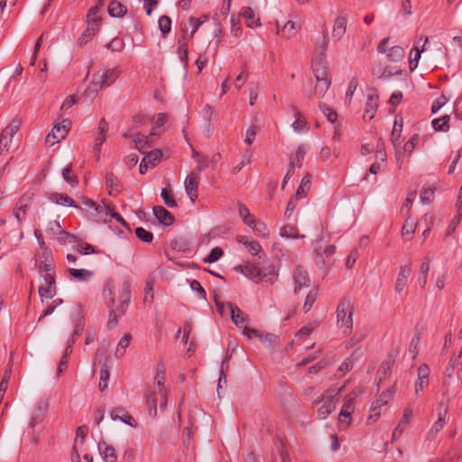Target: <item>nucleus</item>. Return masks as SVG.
Segmentation results:
<instances>
[{"label": "nucleus", "instance_id": "f257e3e1", "mask_svg": "<svg viewBox=\"0 0 462 462\" xmlns=\"http://www.w3.org/2000/svg\"><path fill=\"white\" fill-rule=\"evenodd\" d=\"M337 326L345 328L344 333H349L353 328V310L351 300L348 298H343L337 308Z\"/></svg>", "mask_w": 462, "mask_h": 462}, {"label": "nucleus", "instance_id": "f03ea898", "mask_svg": "<svg viewBox=\"0 0 462 462\" xmlns=\"http://www.w3.org/2000/svg\"><path fill=\"white\" fill-rule=\"evenodd\" d=\"M313 72L316 79L315 95L323 97L328 90L331 85V79L325 64L315 63L313 66Z\"/></svg>", "mask_w": 462, "mask_h": 462}, {"label": "nucleus", "instance_id": "7ed1b4c3", "mask_svg": "<svg viewBox=\"0 0 462 462\" xmlns=\"http://www.w3.org/2000/svg\"><path fill=\"white\" fill-rule=\"evenodd\" d=\"M40 275L44 280V284L39 287V295L42 301H43V298L52 299L57 293L55 271L44 272Z\"/></svg>", "mask_w": 462, "mask_h": 462}, {"label": "nucleus", "instance_id": "20e7f679", "mask_svg": "<svg viewBox=\"0 0 462 462\" xmlns=\"http://www.w3.org/2000/svg\"><path fill=\"white\" fill-rule=\"evenodd\" d=\"M71 126V122L69 119H63L60 123L55 125L51 131L46 136V143L51 145L60 143L68 134V132Z\"/></svg>", "mask_w": 462, "mask_h": 462}, {"label": "nucleus", "instance_id": "39448f33", "mask_svg": "<svg viewBox=\"0 0 462 462\" xmlns=\"http://www.w3.org/2000/svg\"><path fill=\"white\" fill-rule=\"evenodd\" d=\"M32 194L26 192L22 197L19 198L15 206L13 209V214L19 224H21L27 215V208H29L32 199Z\"/></svg>", "mask_w": 462, "mask_h": 462}, {"label": "nucleus", "instance_id": "423d86ee", "mask_svg": "<svg viewBox=\"0 0 462 462\" xmlns=\"http://www.w3.org/2000/svg\"><path fill=\"white\" fill-rule=\"evenodd\" d=\"M154 381H155V383L152 386H155V389L159 390V397L161 400L160 410L162 411H164L167 407L168 394H169L168 389L164 386V382H165L164 372L162 370H158L157 374L154 377Z\"/></svg>", "mask_w": 462, "mask_h": 462}, {"label": "nucleus", "instance_id": "0eeeda50", "mask_svg": "<svg viewBox=\"0 0 462 462\" xmlns=\"http://www.w3.org/2000/svg\"><path fill=\"white\" fill-rule=\"evenodd\" d=\"M321 402H323V403L318 409V418L319 420H324L336 409L335 396H322L321 398H319L316 401H314L313 404L318 405Z\"/></svg>", "mask_w": 462, "mask_h": 462}, {"label": "nucleus", "instance_id": "6e6552de", "mask_svg": "<svg viewBox=\"0 0 462 462\" xmlns=\"http://www.w3.org/2000/svg\"><path fill=\"white\" fill-rule=\"evenodd\" d=\"M145 401L148 406L149 415L152 418L156 417L158 413V403L161 404L159 397V390L155 389V386H147L145 391Z\"/></svg>", "mask_w": 462, "mask_h": 462}, {"label": "nucleus", "instance_id": "1a4fd4ad", "mask_svg": "<svg viewBox=\"0 0 462 462\" xmlns=\"http://www.w3.org/2000/svg\"><path fill=\"white\" fill-rule=\"evenodd\" d=\"M294 293H298L302 288L310 284L309 273L301 265H297L293 271Z\"/></svg>", "mask_w": 462, "mask_h": 462}, {"label": "nucleus", "instance_id": "9d476101", "mask_svg": "<svg viewBox=\"0 0 462 462\" xmlns=\"http://www.w3.org/2000/svg\"><path fill=\"white\" fill-rule=\"evenodd\" d=\"M244 334L249 337L252 336L258 337L264 345H266L267 347L273 346L278 340L277 336L273 333H263L255 328H250L248 327H245Z\"/></svg>", "mask_w": 462, "mask_h": 462}, {"label": "nucleus", "instance_id": "9b49d317", "mask_svg": "<svg viewBox=\"0 0 462 462\" xmlns=\"http://www.w3.org/2000/svg\"><path fill=\"white\" fill-rule=\"evenodd\" d=\"M39 256L41 258V263L38 266L40 274H42L44 272L55 271V263L51 249L44 248Z\"/></svg>", "mask_w": 462, "mask_h": 462}, {"label": "nucleus", "instance_id": "f8f14e48", "mask_svg": "<svg viewBox=\"0 0 462 462\" xmlns=\"http://www.w3.org/2000/svg\"><path fill=\"white\" fill-rule=\"evenodd\" d=\"M161 156L162 152L159 149H154L144 156L139 166L140 173L144 174L149 167H154L156 162L160 161Z\"/></svg>", "mask_w": 462, "mask_h": 462}, {"label": "nucleus", "instance_id": "ddd939ff", "mask_svg": "<svg viewBox=\"0 0 462 462\" xmlns=\"http://www.w3.org/2000/svg\"><path fill=\"white\" fill-rule=\"evenodd\" d=\"M110 417L113 420H121L126 425L135 428L137 423L134 417L123 407H116L112 410Z\"/></svg>", "mask_w": 462, "mask_h": 462}, {"label": "nucleus", "instance_id": "4468645a", "mask_svg": "<svg viewBox=\"0 0 462 462\" xmlns=\"http://www.w3.org/2000/svg\"><path fill=\"white\" fill-rule=\"evenodd\" d=\"M448 414V409L444 408L443 410H440L439 412V418L434 422V424L431 426L430 430L427 433L426 440L431 441L433 440L438 433L443 429L445 423H446V416Z\"/></svg>", "mask_w": 462, "mask_h": 462}, {"label": "nucleus", "instance_id": "2eb2a0df", "mask_svg": "<svg viewBox=\"0 0 462 462\" xmlns=\"http://www.w3.org/2000/svg\"><path fill=\"white\" fill-rule=\"evenodd\" d=\"M411 273V263L401 265L398 277L396 279L395 282V291L398 293H402L403 290L405 289L408 278Z\"/></svg>", "mask_w": 462, "mask_h": 462}, {"label": "nucleus", "instance_id": "dca6fc26", "mask_svg": "<svg viewBox=\"0 0 462 462\" xmlns=\"http://www.w3.org/2000/svg\"><path fill=\"white\" fill-rule=\"evenodd\" d=\"M259 282L265 281L271 284L274 283L279 276V268L275 264H268L260 267Z\"/></svg>", "mask_w": 462, "mask_h": 462}, {"label": "nucleus", "instance_id": "f3484780", "mask_svg": "<svg viewBox=\"0 0 462 462\" xmlns=\"http://www.w3.org/2000/svg\"><path fill=\"white\" fill-rule=\"evenodd\" d=\"M185 190L193 202L198 198L199 176L193 172L189 173L184 181Z\"/></svg>", "mask_w": 462, "mask_h": 462}, {"label": "nucleus", "instance_id": "a211bd4d", "mask_svg": "<svg viewBox=\"0 0 462 462\" xmlns=\"http://www.w3.org/2000/svg\"><path fill=\"white\" fill-rule=\"evenodd\" d=\"M108 130V123L102 118L99 122L97 136L95 138L94 151L97 157H99L100 148L106 140V135Z\"/></svg>", "mask_w": 462, "mask_h": 462}, {"label": "nucleus", "instance_id": "6ab92c4d", "mask_svg": "<svg viewBox=\"0 0 462 462\" xmlns=\"http://www.w3.org/2000/svg\"><path fill=\"white\" fill-rule=\"evenodd\" d=\"M235 270L236 272H239L245 277L252 279L255 281L256 282H259V275H260V267L254 264V263H245L240 264L235 267Z\"/></svg>", "mask_w": 462, "mask_h": 462}, {"label": "nucleus", "instance_id": "aec40b11", "mask_svg": "<svg viewBox=\"0 0 462 462\" xmlns=\"http://www.w3.org/2000/svg\"><path fill=\"white\" fill-rule=\"evenodd\" d=\"M118 71L115 69L99 70L96 73V79L101 82V87H108L112 85L118 78Z\"/></svg>", "mask_w": 462, "mask_h": 462}, {"label": "nucleus", "instance_id": "412c9836", "mask_svg": "<svg viewBox=\"0 0 462 462\" xmlns=\"http://www.w3.org/2000/svg\"><path fill=\"white\" fill-rule=\"evenodd\" d=\"M290 109L293 113V116L295 117V121L291 124V127L296 133H304L308 131V124L303 115L297 109L296 106L290 105Z\"/></svg>", "mask_w": 462, "mask_h": 462}, {"label": "nucleus", "instance_id": "4be33fe9", "mask_svg": "<svg viewBox=\"0 0 462 462\" xmlns=\"http://www.w3.org/2000/svg\"><path fill=\"white\" fill-rule=\"evenodd\" d=\"M354 398H349L343 404L338 415V420L341 424L348 427L352 422L351 413L353 412Z\"/></svg>", "mask_w": 462, "mask_h": 462}, {"label": "nucleus", "instance_id": "5701e85b", "mask_svg": "<svg viewBox=\"0 0 462 462\" xmlns=\"http://www.w3.org/2000/svg\"><path fill=\"white\" fill-rule=\"evenodd\" d=\"M412 418V410L411 408H406L404 410L403 415L398 423L397 427L394 429L393 432L392 440L394 441L398 439L402 432L404 431L406 426L411 422Z\"/></svg>", "mask_w": 462, "mask_h": 462}, {"label": "nucleus", "instance_id": "b1692460", "mask_svg": "<svg viewBox=\"0 0 462 462\" xmlns=\"http://www.w3.org/2000/svg\"><path fill=\"white\" fill-rule=\"evenodd\" d=\"M153 215L160 224L168 226L173 224V216L162 206H154Z\"/></svg>", "mask_w": 462, "mask_h": 462}, {"label": "nucleus", "instance_id": "393cba45", "mask_svg": "<svg viewBox=\"0 0 462 462\" xmlns=\"http://www.w3.org/2000/svg\"><path fill=\"white\" fill-rule=\"evenodd\" d=\"M346 18L340 13L334 21L332 36L336 41H339L346 30Z\"/></svg>", "mask_w": 462, "mask_h": 462}, {"label": "nucleus", "instance_id": "a878e982", "mask_svg": "<svg viewBox=\"0 0 462 462\" xmlns=\"http://www.w3.org/2000/svg\"><path fill=\"white\" fill-rule=\"evenodd\" d=\"M423 41V45L421 49L419 48L418 45H416L411 51V58H410V69L412 71L414 70L419 63V60L420 59V54L425 51V45L429 42V38L427 36L420 37L419 42ZM419 44V42L417 43Z\"/></svg>", "mask_w": 462, "mask_h": 462}, {"label": "nucleus", "instance_id": "bb28decb", "mask_svg": "<svg viewBox=\"0 0 462 462\" xmlns=\"http://www.w3.org/2000/svg\"><path fill=\"white\" fill-rule=\"evenodd\" d=\"M236 241L243 245L253 256L257 255L262 251V246L257 241L249 240L245 236H237Z\"/></svg>", "mask_w": 462, "mask_h": 462}, {"label": "nucleus", "instance_id": "cd10ccee", "mask_svg": "<svg viewBox=\"0 0 462 462\" xmlns=\"http://www.w3.org/2000/svg\"><path fill=\"white\" fill-rule=\"evenodd\" d=\"M20 128V123L18 121H12L2 132L0 135V144H3L5 148L8 146L7 136L10 138V142Z\"/></svg>", "mask_w": 462, "mask_h": 462}, {"label": "nucleus", "instance_id": "c85d7f7f", "mask_svg": "<svg viewBox=\"0 0 462 462\" xmlns=\"http://www.w3.org/2000/svg\"><path fill=\"white\" fill-rule=\"evenodd\" d=\"M230 314L232 321L239 328H242L244 324L247 320V316L236 305H233L231 302L226 303Z\"/></svg>", "mask_w": 462, "mask_h": 462}, {"label": "nucleus", "instance_id": "c756f323", "mask_svg": "<svg viewBox=\"0 0 462 462\" xmlns=\"http://www.w3.org/2000/svg\"><path fill=\"white\" fill-rule=\"evenodd\" d=\"M98 450L105 462H116L117 456L113 447L109 446L106 441L98 443Z\"/></svg>", "mask_w": 462, "mask_h": 462}, {"label": "nucleus", "instance_id": "7c9ffc66", "mask_svg": "<svg viewBox=\"0 0 462 462\" xmlns=\"http://www.w3.org/2000/svg\"><path fill=\"white\" fill-rule=\"evenodd\" d=\"M49 199L58 205L78 208L75 201L65 193L53 192L49 195Z\"/></svg>", "mask_w": 462, "mask_h": 462}, {"label": "nucleus", "instance_id": "2f4dec72", "mask_svg": "<svg viewBox=\"0 0 462 462\" xmlns=\"http://www.w3.org/2000/svg\"><path fill=\"white\" fill-rule=\"evenodd\" d=\"M378 95L375 93L368 95L364 117L367 116L372 119L374 116L378 107Z\"/></svg>", "mask_w": 462, "mask_h": 462}, {"label": "nucleus", "instance_id": "473e14b6", "mask_svg": "<svg viewBox=\"0 0 462 462\" xmlns=\"http://www.w3.org/2000/svg\"><path fill=\"white\" fill-rule=\"evenodd\" d=\"M47 409V404L45 402H41L38 404V406L34 409L31 420H30V427L34 428L36 425L41 423L43 420L45 412Z\"/></svg>", "mask_w": 462, "mask_h": 462}, {"label": "nucleus", "instance_id": "72a5a7b5", "mask_svg": "<svg viewBox=\"0 0 462 462\" xmlns=\"http://www.w3.org/2000/svg\"><path fill=\"white\" fill-rule=\"evenodd\" d=\"M276 32L286 39H291L296 35L295 23L288 21L280 28L279 23H276Z\"/></svg>", "mask_w": 462, "mask_h": 462}, {"label": "nucleus", "instance_id": "f704fd0d", "mask_svg": "<svg viewBox=\"0 0 462 462\" xmlns=\"http://www.w3.org/2000/svg\"><path fill=\"white\" fill-rule=\"evenodd\" d=\"M127 13V7L117 0H112L108 5V14L113 17L121 18Z\"/></svg>", "mask_w": 462, "mask_h": 462}, {"label": "nucleus", "instance_id": "c9c22d12", "mask_svg": "<svg viewBox=\"0 0 462 462\" xmlns=\"http://www.w3.org/2000/svg\"><path fill=\"white\" fill-rule=\"evenodd\" d=\"M106 184L110 189L109 193L112 195L113 193L118 194L123 189V185L118 180V178L113 173L109 172L106 176Z\"/></svg>", "mask_w": 462, "mask_h": 462}, {"label": "nucleus", "instance_id": "e433bc0d", "mask_svg": "<svg viewBox=\"0 0 462 462\" xmlns=\"http://www.w3.org/2000/svg\"><path fill=\"white\" fill-rule=\"evenodd\" d=\"M248 226L253 229L254 234L260 237H268L269 230L266 225L257 219H251L250 223H248Z\"/></svg>", "mask_w": 462, "mask_h": 462}, {"label": "nucleus", "instance_id": "4c0bfd02", "mask_svg": "<svg viewBox=\"0 0 462 462\" xmlns=\"http://www.w3.org/2000/svg\"><path fill=\"white\" fill-rule=\"evenodd\" d=\"M241 15L246 19L247 26L254 27L259 26L261 23L259 18L255 16L254 10L249 6H245L241 10Z\"/></svg>", "mask_w": 462, "mask_h": 462}, {"label": "nucleus", "instance_id": "58836bf2", "mask_svg": "<svg viewBox=\"0 0 462 462\" xmlns=\"http://www.w3.org/2000/svg\"><path fill=\"white\" fill-rule=\"evenodd\" d=\"M131 300V286L130 282L125 281L123 284V289L121 292V310L119 314H124L125 311L126 306L129 304Z\"/></svg>", "mask_w": 462, "mask_h": 462}, {"label": "nucleus", "instance_id": "ea45409f", "mask_svg": "<svg viewBox=\"0 0 462 462\" xmlns=\"http://www.w3.org/2000/svg\"><path fill=\"white\" fill-rule=\"evenodd\" d=\"M132 340V336L129 333L125 334L119 340L115 356L116 358H121L125 356L126 348L129 346Z\"/></svg>", "mask_w": 462, "mask_h": 462}, {"label": "nucleus", "instance_id": "a19ab883", "mask_svg": "<svg viewBox=\"0 0 462 462\" xmlns=\"http://www.w3.org/2000/svg\"><path fill=\"white\" fill-rule=\"evenodd\" d=\"M405 51L401 46H392L386 54L387 60L391 62H398L404 57Z\"/></svg>", "mask_w": 462, "mask_h": 462}, {"label": "nucleus", "instance_id": "79ce46f5", "mask_svg": "<svg viewBox=\"0 0 462 462\" xmlns=\"http://www.w3.org/2000/svg\"><path fill=\"white\" fill-rule=\"evenodd\" d=\"M393 365V361L392 359H386L381 364L377 371V378L379 381L378 384L387 377V375L392 370Z\"/></svg>", "mask_w": 462, "mask_h": 462}, {"label": "nucleus", "instance_id": "37998d69", "mask_svg": "<svg viewBox=\"0 0 462 462\" xmlns=\"http://www.w3.org/2000/svg\"><path fill=\"white\" fill-rule=\"evenodd\" d=\"M133 141L135 143V148L144 152V149L150 146V138L147 135L142 134H134L133 135Z\"/></svg>", "mask_w": 462, "mask_h": 462}, {"label": "nucleus", "instance_id": "c03bdc74", "mask_svg": "<svg viewBox=\"0 0 462 462\" xmlns=\"http://www.w3.org/2000/svg\"><path fill=\"white\" fill-rule=\"evenodd\" d=\"M450 120V116L448 115H445L439 118L433 119L431 124L432 127L436 131L447 132L449 129L448 122Z\"/></svg>", "mask_w": 462, "mask_h": 462}, {"label": "nucleus", "instance_id": "a18cd8bd", "mask_svg": "<svg viewBox=\"0 0 462 462\" xmlns=\"http://www.w3.org/2000/svg\"><path fill=\"white\" fill-rule=\"evenodd\" d=\"M110 377V372L107 365L105 364L99 372V383L98 388L101 392H104L108 386V381Z\"/></svg>", "mask_w": 462, "mask_h": 462}, {"label": "nucleus", "instance_id": "49530a36", "mask_svg": "<svg viewBox=\"0 0 462 462\" xmlns=\"http://www.w3.org/2000/svg\"><path fill=\"white\" fill-rule=\"evenodd\" d=\"M69 274L78 281H88L93 273L86 269H69Z\"/></svg>", "mask_w": 462, "mask_h": 462}, {"label": "nucleus", "instance_id": "de8ad7c7", "mask_svg": "<svg viewBox=\"0 0 462 462\" xmlns=\"http://www.w3.org/2000/svg\"><path fill=\"white\" fill-rule=\"evenodd\" d=\"M429 271H430V260L427 259L421 263V265L420 267L419 274H418V281H419L420 286L421 288H424L426 286L427 276H428Z\"/></svg>", "mask_w": 462, "mask_h": 462}, {"label": "nucleus", "instance_id": "09e8293b", "mask_svg": "<svg viewBox=\"0 0 462 462\" xmlns=\"http://www.w3.org/2000/svg\"><path fill=\"white\" fill-rule=\"evenodd\" d=\"M155 284V280L153 277L149 276L146 279L145 288H144V302H152L153 300V286Z\"/></svg>", "mask_w": 462, "mask_h": 462}, {"label": "nucleus", "instance_id": "8fccbe9b", "mask_svg": "<svg viewBox=\"0 0 462 462\" xmlns=\"http://www.w3.org/2000/svg\"><path fill=\"white\" fill-rule=\"evenodd\" d=\"M280 236L285 238H298L299 230L292 225H285L280 229Z\"/></svg>", "mask_w": 462, "mask_h": 462}, {"label": "nucleus", "instance_id": "3c124183", "mask_svg": "<svg viewBox=\"0 0 462 462\" xmlns=\"http://www.w3.org/2000/svg\"><path fill=\"white\" fill-rule=\"evenodd\" d=\"M417 226V221L415 218L411 217H408L403 224L402 229V236L404 237L406 236L411 235L414 233Z\"/></svg>", "mask_w": 462, "mask_h": 462}, {"label": "nucleus", "instance_id": "603ef678", "mask_svg": "<svg viewBox=\"0 0 462 462\" xmlns=\"http://www.w3.org/2000/svg\"><path fill=\"white\" fill-rule=\"evenodd\" d=\"M62 177L66 182L70 184L72 187H75L79 183L78 177L72 173L71 166L68 165L62 171Z\"/></svg>", "mask_w": 462, "mask_h": 462}, {"label": "nucleus", "instance_id": "864d4df0", "mask_svg": "<svg viewBox=\"0 0 462 462\" xmlns=\"http://www.w3.org/2000/svg\"><path fill=\"white\" fill-rule=\"evenodd\" d=\"M402 126V125H400L399 128H398L397 121L395 120L394 125H393V131L391 134V143H393V145L394 146V148L396 150H398V148L401 145L400 138H401Z\"/></svg>", "mask_w": 462, "mask_h": 462}, {"label": "nucleus", "instance_id": "5fc2aeb1", "mask_svg": "<svg viewBox=\"0 0 462 462\" xmlns=\"http://www.w3.org/2000/svg\"><path fill=\"white\" fill-rule=\"evenodd\" d=\"M317 298H318V291L317 290H311L308 294H307V297L305 299V302L303 304V311L305 313L309 312L314 302L317 300Z\"/></svg>", "mask_w": 462, "mask_h": 462}, {"label": "nucleus", "instance_id": "6e6d98bb", "mask_svg": "<svg viewBox=\"0 0 462 462\" xmlns=\"http://www.w3.org/2000/svg\"><path fill=\"white\" fill-rule=\"evenodd\" d=\"M57 236H58V239L60 241V244L62 245H65V244H70V243H75V242H78V237L73 235V234H70L65 230H60L58 233H57Z\"/></svg>", "mask_w": 462, "mask_h": 462}, {"label": "nucleus", "instance_id": "4d7b16f0", "mask_svg": "<svg viewBox=\"0 0 462 462\" xmlns=\"http://www.w3.org/2000/svg\"><path fill=\"white\" fill-rule=\"evenodd\" d=\"M461 220V214L458 213L457 216H455L449 222L445 238L448 236H454L457 227L458 226Z\"/></svg>", "mask_w": 462, "mask_h": 462}, {"label": "nucleus", "instance_id": "13d9d810", "mask_svg": "<svg viewBox=\"0 0 462 462\" xmlns=\"http://www.w3.org/2000/svg\"><path fill=\"white\" fill-rule=\"evenodd\" d=\"M158 25L160 31L165 35L171 30V19L168 15H162L159 18Z\"/></svg>", "mask_w": 462, "mask_h": 462}, {"label": "nucleus", "instance_id": "bf43d9fd", "mask_svg": "<svg viewBox=\"0 0 462 462\" xmlns=\"http://www.w3.org/2000/svg\"><path fill=\"white\" fill-rule=\"evenodd\" d=\"M356 359V352L355 351L349 357L345 359V361L338 367V370L340 372H343L344 374L349 372L353 368L355 361Z\"/></svg>", "mask_w": 462, "mask_h": 462}, {"label": "nucleus", "instance_id": "052dcab7", "mask_svg": "<svg viewBox=\"0 0 462 462\" xmlns=\"http://www.w3.org/2000/svg\"><path fill=\"white\" fill-rule=\"evenodd\" d=\"M138 239L144 243H152L153 240V235L152 232L145 230L143 227H137L134 230Z\"/></svg>", "mask_w": 462, "mask_h": 462}, {"label": "nucleus", "instance_id": "680f3d73", "mask_svg": "<svg viewBox=\"0 0 462 462\" xmlns=\"http://www.w3.org/2000/svg\"><path fill=\"white\" fill-rule=\"evenodd\" d=\"M238 214H239L240 217L242 218L243 222L247 226H248V223H250L251 219H254L252 217L249 208L242 203H238Z\"/></svg>", "mask_w": 462, "mask_h": 462}, {"label": "nucleus", "instance_id": "e2e57ef3", "mask_svg": "<svg viewBox=\"0 0 462 462\" xmlns=\"http://www.w3.org/2000/svg\"><path fill=\"white\" fill-rule=\"evenodd\" d=\"M396 393L395 386L389 388L388 390L383 392L381 395L378 397V402L381 404L386 405L394 396Z\"/></svg>", "mask_w": 462, "mask_h": 462}, {"label": "nucleus", "instance_id": "0e129e2a", "mask_svg": "<svg viewBox=\"0 0 462 462\" xmlns=\"http://www.w3.org/2000/svg\"><path fill=\"white\" fill-rule=\"evenodd\" d=\"M165 122H166V115L160 113L158 115L157 120L155 122V125L152 128L150 134L152 136L160 134L161 128L164 125Z\"/></svg>", "mask_w": 462, "mask_h": 462}, {"label": "nucleus", "instance_id": "69168bd1", "mask_svg": "<svg viewBox=\"0 0 462 462\" xmlns=\"http://www.w3.org/2000/svg\"><path fill=\"white\" fill-rule=\"evenodd\" d=\"M319 108L323 112V114L326 116L327 119L330 123H335L337 118V114L335 110L328 107L326 104L320 103Z\"/></svg>", "mask_w": 462, "mask_h": 462}, {"label": "nucleus", "instance_id": "338daca9", "mask_svg": "<svg viewBox=\"0 0 462 462\" xmlns=\"http://www.w3.org/2000/svg\"><path fill=\"white\" fill-rule=\"evenodd\" d=\"M260 127L256 125H250L246 130V134L245 138V143L247 144H252L256 134L259 132Z\"/></svg>", "mask_w": 462, "mask_h": 462}, {"label": "nucleus", "instance_id": "774afa93", "mask_svg": "<svg viewBox=\"0 0 462 462\" xmlns=\"http://www.w3.org/2000/svg\"><path fill=\"white\" fill-rule=\"evenodd\" d=\"M224 252L220 247H214L209 254L205 258V262L212 263L217 262L223 255Z\"/></svg>", "mask_w": 462, "mask_h": 462}]
</instances>
